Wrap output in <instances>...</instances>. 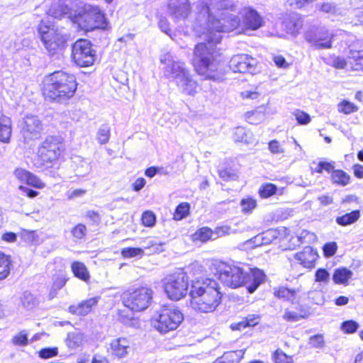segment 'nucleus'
Wrapping results in <instances>:
<instances>
[{
    "mask_svg": "<svg viewBox=\"0 0 363 363\" xmlns=\"http://www.w3.org/2000/svg\"><path fill=\"white\" fill-rule=\"evenodd\" d=\"M197 8L199 13V21L201 22L203 19L207 21L205 27L206 32L203 33L207 42L196 45L192 65L199 75L216 80L219 77L218 71L220 60L218 59V52L214 46L221 40L220 33L234 30L240 25V20L238 16L226 11H222L218 14V19L213 14L214 8L210 7L203 1H199Z\"/></svg>",
    "mask_w": 363,
    "mask_h": 363,
    "instance_id": "obj_1",
    "label": "nucleus"
},
{
    "mask_svg": "<svg viewBox=\"0 0 363 363\" xmlns=\"http://www.w3.org/2000/svg\"><path fill=\"white\" fill-rule=\"evenodd\" d=\"M192 308L202 313H212L220 305L222 294L216 281L205 279L194 281L189 292Z\"/></svg>",
    "mask_w": 363,
    "mask_h": 363,
    "instance_id": "obj_2",
    "label": "nucleus"
},
{
    "mask_svg": "<svg viewBox=\"0 0 363 363\" xmlns=\"http://www.w3.org/2000/svg\"><path fill=\"white\" fill-rule=\"evenodd\" d=\"M220 280L227 286L238 288L246 286L249 293L252 294L264 281L265 275L258 269H250L245 272L235 265L220 263L218 267Z\"/></svg>",
    "mask_w": 363,
    "mask_h": 363,
    "instance_id": "obj_3",
    "label": "nucleus"
},
{
    "mask_svg": "<svg viewBox=\"0 0 363 363\" xmlns=\"http://www.w3.org/2000/svg\"><path fill=\"white\" fill-rule=\"evenodd\" d=\"M160 62L164 65L165 77L173 81L182 94L188 96L196 94L197 82L184 62L177 60L170 52L162 54L160 56Z\"/></svg>",
    "mask_w": 363,
    "mask_h": 363,
    "instance_id": "obj_4",
    "label": "nucleus"
},
{
    "mask_svg": "<svg viewBox=\"0 0 363 363\" xmlns=\"http://www.w3.org/2000/svg\"><path fill=\"white\" fill-rule=\"evenodd\" d=\"M76 78L63 71H57L47 77L43 94L51 101H61L72 97L77 90Z\"/></svg>",
    "mask_w": 363,
    "mask_h": 363,
    "instance_id": "obj_5",
    "label": "nucleus"
},
{
    "mask_svg": "<svg viewBox=\"0 0 363 363\" xmlns=\"http://www.w3.org/2000/svg\"><path fill=\"white\" fill-rule=\"evenodd\" d=\"M65 151L63 138L60 136H48L39 145L38 157L40 165L47 168L57 164Z\"/></svg>",
    "mask_w": 363,
    "mask_h": 363,
    "instance_id": "obj_6",
    "label": "nucleus"
},
{
    "mask_svg": "<svg viewBox=\"0 0 363 363\" xmlns=\"http://www.w3.org/2000/svg\"><path fill=\"white\" fill-rule=\"evenodd\" d=\"M38 33L45 48L50 55L56 54L65 47L66 36L48 22L41 21L38 26Z\"/></svg>",
    "mask_w": 363,
    "mask_h": 363,
    "instance_id": "obj_7",
    "label": "nucleus"
},
{
    "mask_svg": "<svg viewBox=\"0 0 363 363\" xmlns=\"http://www.w3.org/2000/svg\"><path fill=\"white\" fill-rule=\"evenodd\" d=\"M164 292L173 301H179L186 296L189 289V277L182 270L167 275L162 280Z\"/></svg>",
    "mask_w": 363,
    "mask_h": 363,
    "instance_id": "obj_8",
    "label": "nucleus"
},
{
    "mask_svg": "<svg viewBox=\"0 0 363 363\" xmlns=\"http://www.w3.org/2000/svg\"><path fill=\"white\" fill-rule=\"evenodd\" d=\"M184 320L182 312L174 306H165L153 320L154 328L161 333L176 330Z\"/></svg>",
    "mask_w": 363,
    "mask_h": 363,
    "instance_id": "obj_9",
    "label": "nucleus"
},
{
    "mask_svg": "<svg viewBox=\"0 0 363 363\" xmlns=\"http://www.w3.org/2000/svg\"><path fill=\"white\" fill-rule=\"evenodd\" d=\"M152 294L153 291L150 288L143 286L123 292L122 301L123 305L132 311H142L149 306Z\"/></svg>",
    "mask_w": 363,
    "mask_h": 363,
    "instance_id": "obj_10",
    "label": "nucleus"
},
{
    "mask_svg": "<svg viewBox=\"0 0 363 363\" xmlns=\"http://www.w3.org/2000/svg\"><path fill=\"white\" fill-rule=\"evenodd\" d=\"M75 22L86 30L104 28L106 26L104 13L96 6L85 5L75 16Z\"/></svg>",
    "mask_w": 363,
    "mask_h": 363,
    "instance_id": "obj_11",
    "label": "nucleus"
},
{
    "mask_svg": "<svg viewBox=\"0 0 363 363\" xmlns=\"http://www.w3.org/2000/svg\"><path fill=\"white\" fill-rule=\"evenodd\" d=\"M72 58L79 67H89L95 60V51L91 43L84 39L77 40L72 48Z\"/></svg>",
    "mask_w": 363,
    "mask_h": 363,
    "instance_id": "obj_12",
    "label": "nucleus"
},
{
    "mask_svg": "<svg viewBox=\"0 0 363 363\" xmlns=\"http://www.w3.org/2000/svg\"><path fill=\"white\" fill-rule=\"evenodd\" d=\"M21 134L26 144L38 139L43 130V124L38 116L26 115L21 122Z\"/></svg>",
    "mask_w": 363,
    "mask_h": 363,
    "instance_id": "obj_13",
    "label": "nucleus"
},
{
    "mask_svg": "<svg viewBox=\"0 0 363 363\" xmlns=\"http://www.w3.org/2000/svg\"><path fill=\"white\" fill-rule=\"evenodd\" d=\"M305 40L315 50L329 49L332 47L333 35L323 28H315L306 32Z\"/></svg>",
    "mask_w": 363,
    "mask_h": 363,
    "instance_id": "obj_14",
    "label": "nucleus"
},
{
    "mask_svg": "<svg viewBox=\"0 0 363 363\" xmlns=\"http://www.w3.org/2000/svg\"><path fill=\"white\" fill-rule=\"evenodd\" d=\"M256 60L248 55H234L229 62V67L234 72H250L255 70Z\"/></svg>",
    "mask_w": 363,
    "mask_h": 363,
    "instance_id": "obj_15",
    "label": "nucleus"
},
{
    "mask_svg": "<svg viewBox=\"0 0 363 363\" xmlns=\"http://www.w3.org/2000/svg\"><path fill=\"white\" fill-rule=\"evenodd\" d=\"M242 27L246 30H256L263 26V18L252 7H244L241 11Z\"/></svg>",
    "mask_w": 363,
    "mask_h": 363,
    "instance_id": "obj_16",
    "label": "nucleus"
},
{
    "mask_svg": "<svg viewBox=\"0 0 363 363\" xmlns=\"http://www.w3.org/2000/svg\"><path fill=\"white\" fill-rule=\"evenodd\" d=\"M189 0H170L168 12L175 21H181L187 18L190 13Z\"/></svg>",
    "mask_w": 363,
    "mask_h": 363,
    "instance_id": "obj_17",
    "label": "nucleus"
},
{
    "mask_svg": "<svg viewBox=\"0 0 363 363\" xmlns=\"http://www.w3.org/2000/svg\"><path fill=\"white\" fill-rule=\"evenodd\" d=\"M294 257L303 267L312 269L315 267V262L318 257V255L311 247H306L302 251L294 254Z\"/></svg>",
    "mask_w": 363,
    "mask_h": 363,
    "instance_id": "obj_18",
    "label": "nucleus"
},
{
    "mask_svg": "<svg viewBox=\"0 0 363 363\" xmlns=\"http://www.w3.org/2000/svg\"><path fill=\"white\" fill-rule=\"evenodd\" d=\"M144 249L139 247H127L122 250V255L125 258L141 257L144 255V250H148L149 253H158L162 251V245L157 244L155 240H150L147 242Z\"/></svg>",
    "mask_w": 363,
    "mask_h": 363,
    "instance_id": "obj_19",
    "label": "nucleus"
},
{
    "mask_svg": "<svg viewBox=\"0 0 363 363\" xmlns=\"http://www.w3.org/2000/svg\"><path fill=\"white\" fill-rule=\"evenodd\" d=\"M130 342L125 337H118L113 339L110 342V352L113 357L121 359L124 358L128 354L130 349Z\"/></svg>",
    "mask_w": 363,
    "mask_h": 363,
    "instance_id": "obj_20",
    "label": "nucleus"
},
{
    "mask_svg": "<svg viewBox=\"0 0 363 363\" xmlns=\"http://www.w3.org/2000/svg\"><path fill=\"white\" fill-rule=\"evenodd\" d=\"M14 174L18 179L25 182L28 185L35 188L43 189L45 186V184L40 178L24 169H16L14 172Z\"/></svg>",
    "mask_w": 363,
    "mask_h": 363,
    "instance_id": "obj_21",
    "label": "nucleus"
},
{
    "mask_svg": "<svg viewBox=\"0 0 363 363\" xmlns=\"http://www.w3.org/2000/svg\"><path fill=\"white\" fill-rule=\"evenodd\" d=\"M283 23L288 33L296 35L302 28L303 20L299 14L293 13L285 18Z\"/></svg>",
    "mask_w": 363,
    "mask_h": 363,
    "instance_id": "obj_22",
    "label": "nucleus"
},
{
    "mask_svg": "<svg viewBox=\"0 0 363 363\" xmlns=\"http://www.w3.org/2000/svg\"><path fill=\"white\" fill-rule=\"evenodd\" d=\"M274 295L278 298H284L292 303H298L301 298V289H289L285 287H280L274 291Z\"/></svg>",
    "mask_w": 363,
    "mask_h": 363,
    "instance_id": "obj_23",
    "label": "nucleus"
},
{
    "mask_svg": "<svg viewBox=\"0 0 363 363\" xmlns=\"http://www.w3.org/2000/svg\"><path fill=\"white\" fill-rule=\"evenodd\" d=\"M12 133V123L9 117L2 116L0 118V141L4 143L10 142Z\"/></svg>",
    "mask_w": 363,
    "mask_h": 363,
    "instance_id": "obj_24",
    "label": "nucleus"
},
{
    "mask_svg": "<svg viewBox=\"0 0 363 363\" xmlns=\"http://www.w3.org/2000/svg\"><path fill=\"white\" fill-rule=\"evenodd\" d=\"M99 299L98 296L87 299L80 303L77 307L71 306L70 311L77 315H86L91 311L92 307L97 304Z\"/></svg>",
    "mask_w": 363,
    "mask_h": 363,
    "instance_id": "obj_25",
    "label": "nucleus"
},
{
    "mask_svg": "<svg viewBox=\"0 0 363 363\" xmlns=\"http://www.w3.org/2000/svg\"><path fill=\"white\" fill-rule=\"evenodd\" d=\"M349 65L352 70L363 72V50H351Z\"/></svg>",
    "mask_w": 363,
    "mask_h": 363,
    "instance_id": "obj_26",
    "label": "nucleus"
},
{
    "mask_svg": "<svg viewBox=\"0 0 363 363\" xmlns=\"http://www.w3.org/2000/svg\"><path fill=\"white\" fill-rule=\"evenodd\" d=\"M353 272L345 268L340 267L335 270L333 275V280L336 284L348 285V281L352 278Z\"/></svg>",
    "mask_w": 363,
    "mask_h": 363,
    "instance_id": "obj_27",
    "label": "nucleus"
},
{
    "mask_svg": "<svg viewBox=\"0 0 363 363\" xmlns=\"http://www.w3.org/2000/svg\"><path fill=\"white\" fill-rule=\"evenodd\" d=\"M259 315L255 314H250L239 323L233 324L231 325V328L233 330H240L247 327L255 326L259 323Z\"/></svg>",
    "mask_w": 363,
    "mask_h": 363,
    "instance_id": "obj_28",
    "label": "nucleus"
},
{
    "mask_svg": "<svg viewBox=\"0 0 363 363\" xmlns=\"http://www.w3.org/2000/svg\"><path fill=\"white\" fill-rule=\"evenodd\" d=\"M74 163L76 164V173L79 176H85L91 170L90 162L79 156H77L74 158Z\"/></svg>",
    "mask_w": 363,
    "mask_h": 363,
    "instance_id": "obj_29",
    "label": "nucleus"
},
{
    "mask_svg": "<svg viewBox=\"0 0 363 363\" xmlns=\"http://www.w3.org/2000/svg\"><path fill=\"white\" fill-rule=\"evenodd\" d=\"M360 217L359 210L353 211L342 216H337L335 219L336 223L341 226H346L354 223Z\"/></svg>",
    "mask_w": 363,
    "mask_h": 363,
    "instance_id": "obj_30",
    "label": "nucleus"
},
{
    "mask_svg": "<svg viewBox=\"0 0 363 363\" xmlns=\"http://www.w3.org/2000/svg\"><path fill=\"white\" fill-rule=\"evenodd\" d=\"M72 271L74 276L84 281H87L89 278V274L86 266L80 262H74L71 266Z\"/></svg>",
    "mask_w": 363,
    "mask_h": 363,
    "instance_id": "obj_31",
    "label": "nucleus"
},
{
    "mask_svg": "<svg viewBox=\"0 0 363 363\" xmlns=\"http://www.w3.org/2000/svg\"><path fill=\"white\" fill-rule=\"evenodd\" d=\"M240 206L241 212L245 215H249L257 208V200L251 196H247L241 199Z\"/></svg>",
    "mask_w": 363,
    "mask_h": 363,
    "instance_id": "obj_32",
    "label": "nucleus"
},
{
    "mask_svg": "<svg viewBox=\"0 0 363 363\" xmlns=\"http://www.w3.org/2000/svg\"><path fill=\"white\" fill-rule=\"evenodd\" d=\"M245 354V350H238L225 352L221 357L228 363H238Z\"/></svg>",
    "mask_w": 363,
    "mask_h": 363,
    "instance_id": "obj_33",
    "label": "nucleus"
},
{
    "mask_svg": "<svg viewBox=\"0 0 363 363\" xmlns=\"http://www.w3.org/2000/svg\"><path fill=\"white\" fill-rule=\"evenodd\" d=\"M9 257L0 252V280L4 279L10 272Z\"/></svg>",
    "mask_w": 363,
    "mask_h": 363,
    "instance_id": "obj_34",
    "label": "nucleus"
},
{
    "mask_svg": "<svg viewBox=\"0 0 363 363\" xmlns=\"http://www.w3.org/2000/svg\"><path fill=\"white\" fill-rule=\"evenodd\" d=\"M334 183L341 186H345L349 183L350 176L342 170H334L331 174Z\"/></svg>",
    "mask_w": 363,
    "mask_h": 363,
    "instance_id": "obj_35",
    "label": "nucleus"
},
{
    "mask_svg": "<svg viewBox=\"0 0 363 363\" xmlns=\"http://www.w3.org/2000/svg\"><path fill=\"white\" fill-rule=\"evenodd\" d=\"M21 303L25 308L31 309L37 305L38 301L31 293L25 291L21 296Z\"/></svg>",
    "mask_w": 363,
    "mask_h": 363,
    "instance_id": "obj_36",
    "label": "nucleus"
},
{
    "mask_svg": "<svg viewBox=\"0 0 363 363\" xmlns=\"http://www.w3.org/2000/svg\"><path fill=\"white\" fill-rule=\"evenodd\" d=\"M67 281V279L62 274H57L53 278V283L50 293L51 298H53L58 290L62 289Z\"/></svg>",
    "mask_w": 363,
    "mask_h": 363,
    "instance_id": "obj_37",
    "label": "nucleus"
},
{
    "mask_svg": "<svg viewBox=\"0 0 363 363\" xmlns=\"http://www.w3.org/2000/svg\"><path fill=\"white\" fill-rule=\"evenodd\" d=\"M212 230L206 227L201 228L193 235V240L194 241L199 240L201 242H206L212 238Z\"/></svg>",
    "mask_w": 363,
    "mask_h": 363,
    "instance_id": "obj_38",
    "label": "nucleus"
},
{
    "mask_svg": "<svg viewBox=\"0 0 363 363\" xmlns=\"http://www.w3.org/2000/svg\"><path fill=\"white\" fill-rule=\"evenodd\" d=\"M337 110L340 113L348 115L352 113L357 112L358 111V107L350 101L343 100L338 104Z\"/></svg>",
    "mask_w": 363,
    "mask_h": 363,
    "instance_id": "obj_39",
    "label": "nucleus"
},
{
    "mask_svg": "<svg viewBox=\"0 0 363 363\" xmlns=\"http://www.w3.org/2000/svg\"><path fill=\"white\" fill-rule=\"evenodd\" d=\"M277 187L276 185L271 183H267L262 185L259 187V194L262 198L266 199L274 195L277 192Z\"/></svg>",
    "mask_w": 363,
    "mask_h": 363,
    "instance_id": "obj_40",
    "label": "nucleus"
},
{
    "mask_svg": "<svg viewBox=\"0 0 363 363\" xmlns=\"http://www.w3.org/2000/svg\"><path fill=\"white\" fill-rule=\"evenodd\" d=\"M234 139L238 142L250 143L251 142V134L247 133L245 128L238 127L235 130Z\"/></svg>",
    "mask_w": 363,
    "mask_h": 363,
    "instance_id": "obj_41",
    "label": "nucleus"
},
{
    "mask_svg": "<svg viewBox=\"0 0 363 363\" xmlns=\"http://www.w3.org/2000/svg\"><path fill=\"white\" fill-rule=\"evenodd\" d=\"M110 138V128L108 125H102L97 132V140L101 144H106Z\"/></svg>",
    "mask_w": 363,
    "mask_h": 363,
    "instance_id": "obj_42",
    "label": "nucleus"
},
{
    "mask_svg": "<svg viewBox=\"0 0 363 363\" xmlns=\"http://www.w3.org/2000/svg\"><path fill=\"white\" fill-rule=\"evenodd\" d=\"M190 209V206L188 203H182L176 208L174 213V218L177 220H179L185 218Z\"/></svg>",
    "mask_w": 363,
    "mask_h": 363,
    "instance_id": "obj_43",
    "label": "nucleus"
},
{
    "mask_svg": "<svg viewBox=\"0 0 363 363\" xmlns=\"http://www.w3.org/2000/svg\"><path fill=\"white\" fill-rule=\"evenodd\" d=\"M358 328V323L352 320L344 321L340 327L342 331L347 334L354 333Z\"/></svg>",
    "mask_w": 363,
    "mask_h": 363,
    "instance_id": "obj_44",
    "label": "nucleus"
},
{
    "mask_svg": "<svg viewBox=\"0 0 363 363\" xmlns=\"http://www.w3.org/2000/svg\"><path fill=\"white\" fill-rule=\"evenodd\" d=\"M275 363H293L292 356L286 354L282 350H277L274 354Z\"/></svg>",
    "mask_w": 363,
    "mask_h": 363,
    "instance_id": "obj_45",
    "label": "nucleus"
},
{
    "mask_svg": "<svg viewBox=\"0 0 363 363\" xmlns=\"http://www.w3.org/2000/svg\"><path fill=\"white\" fill-rule=\"evenodd\" d=\"M142 223L146 227H152L156 221L155 215L150 211L144 212L142 215Z\"/></svg>",
    "mask_w": 363,
    "mask_h": 363,
    "instance_id": "obj_46",
    "label": "nucleus"
},
{
    "mask_svg": "<svg viewBox=\"0 0 363 363\" xmlns=\"http://www.w3.org/2000/svg\"><path fill=\"white\" fill-rule=\"evenodd\" d=\"M71 233L74 238L82 240L86 234V227L84 225L79 223L72 229Z\"/></svg>",
    "mask_w": 363,
    "mask_h": 363,
    "instance_id": "obj_47",
    "label": "nucleus"
},
{
    "mask_svg": "<svg viewBox=\"0 0 363 363\" xmlns=\"http://www.w3.org/2000/svg\"><path fill=\"white\" fill-rule=\"evenodd\" d=\"M28 334L25 330L21 331L18 334L13 336L12 342L16 345L26 346L28 345Z\"/></svg>",
    "mask_w": 363,
    "mask_h": 363,
    "instance_id": "obj_48",
    "label": "nucleus"
},
{
    "mask_svg": "<svg viewBox=\"0 0 363 363\" xmlns=\"http://www.w3.org/2000/svg\"><path fill=\"white\" fill-rule=\"evenodd\" d=\"M294 116L301 125H306L311 121L310 116L302 111L296 110L294 112Z\"/></svg>",
    "mask_w": 363,
    "mask_h": 363,
    "instance_id": "obj_49",
    "label": "nucleus"
},
{
    "mask_svg": "<svg viewBox=\"0 0 363 363\" xmlns=\"http://www.w3.org/2000/svg\"><path fill=\"white\" fill-rule=\"evenodd\" d=\"M330 280V274L325 269H318L315 274V281L316 282L328 283Z\"/></svg>",
    "mask_w": 363,
    "mask_h": 363,
    "instance_id": "obj_50",
    "label": "nucleus"
},
{
    "mask_svg": "<svg viewBox=\"0 0 363 363\" xmlns=\"http://www.w3.org/2000/svg\"><path fill=\"white\" fill-rule=\"evenodd\" d=\"M305 317L304 315L289 310H286L283 315L284 319L289 322H296Z\"/></svg>",
    "mask_w": 363,
    "mask_h": 363,
    "instance_id": "obj_51",
    "label": "nucleus"
},
{
    "mask_svg": "<svg viewBox=\"0 0 363 363\" xmlns=\"http://www.w3.org/2000/svg\"><path fill=\"white\" fill-rule=\"evenodd\" d=\"M57 347L44 348L39 352V357L42 359H48L57 356Z\"/></svg>",
    "mask_w": 363,
    "mask_h": 363,
    "instance_id": "obj_52",
    "label": "nucleus"
},
{
    "mask_svg": "<svg viewBox=\"0 0 363 363\" xmlns=\"http://www.w3.org/2000/svg\"><path fill=\"white\" fill-rule=\"evenodd\" d=\"M337 249V246L336 242H328V243L325 244L323 247L324 255L328 257H332L335 254Z\"/></svg>",
    "mask_w": 363,
    "mask_h": 363,
    "instance_id": "obj_53",
    "label": "nucleus"
},
{
    "mask_svg": "<svg viewBox=\"0 0 363 363\" xmlns=\"http://www.w3.org/2000/svg\"><path fill=\"white\" fill-rule=\"evenodd\" d=\"M67 341L69 347L78 346L82 342V335L80 333H69L67 336Z\"/></svg>",
    "mask_w": 363,
    "mask_h": 363,
    "instance_id": "obj_54",
    "label": "nucleus"
},
{
    "mask_svg": "<svg viewBox=\"0 0 363 363\" xmlns=\"http://www.w3.org/2000/svg\"><path fill=\"white\" fill-rule=\"evenodd\" d=\"M269 150L272 154H282L284 152V148L277 140H273L269 143Z\"/></svg>",
    "mask_w": 363,
    "mask_h": 363,
    "instance_id": "obj_55",
    "label": "nucleus"
},
{
    "mask_svg": "<svg viewBox=\"0 0 363 363\" xmlns=\"http://www.w3.org/2000/svg\"><path fill=\"white\" fill-rule=\"evenodd\" d=\"M309 344L316 348L322 347L324 345V339L323 335H316L310 337Z\"/></svg>",
    "mask_w": 363,
    "mask_h": 363,
    "instance_id": "obj_56",
    "label": "nucleus"
},
{
    "mask_svg": "<svg viewBox=\"0 0 363 363\" xmlns=\"http://www.w3.org/2000/svg\"><path fill=\"white\" fill-rule=\"evenodd\" d=\"M277 234L276 230H269L263 233L262 235V243L267 245L271 242L274 239L277 238Z\"/></svg>",
    "mask_w": 363,
    "mask_h": 363,
    "instance_id": "obj_57",
    "label": "nucleus"
},
{
    "mask_svg": "<svg viewBox=\"0 0 363 363\" xmlns=\"http://www.w3.org/2000/svg\"><path fill=\"white\" fill-rule=\"evenodd\" d=\"M118 316L120 321L124 324H129L133 320V313L125 310H120Z\"/></svg>",
    "mask_w": 363,
    "mask_h": 363,
    "instance_id": "obj_58",
    "label": "nucleus"
},
{
    "mask_svg": "<svg viewBox=\"0 0 363 363\" xmlns=\"http://www.w3.org/2000/svg\"><path fill=\"white\" fill-rule=\"evenodd\" d=\"M333 65L337 69L349 68V59L346 61L343 57H337L334 59Z\"/></svg>",
    "mask_w": 363,
    "mask_h": 363,
    "instance_id": "obj_59",
    "label": "nucleus"
},
{
    "mask_svg": "<svg viewBox=\"0 0 363 363\" xmlns=\"http://www.w3.org/2000/svg\"><path fill=\"white\" fill-rule=\"evenodd\" d=\"M273 61L276 66L279 68L286 69L289 67V64L286 61L285 58L282 55H274L273 57Z\"/></svg>",
    "mask_w": 363,
    "mask_h": 363,
    "instance_id": "obj_60",
    "label": "nucleus"
},
{
    "mask_svg": "<svg viewBox=\"0 0 363 363\" xmlns=\"http://www.w3.org/2000/svg\"><path fill=\"white\" fill-rule=\"evenodd\" d=\"M315 0H286V3L291 6H294L297 9H301L306 4L312 3Z\"/></svg>",
    "mask_w": 363,
    "mask_h": 363,
    "instance_id": "obj_61",
    "label": "nucleus"
},
{
    "mask_svg": "<svg viewBox=\"0 0 363 363\" xmlns=\"http://www.w3.org/2000/svg\"><path fill=\"white\" fill-rule=\"evenodd\" d=\"M309 298H311L315 304H322L323 303V298L321 292L320 291H310L308 294Z\"/></svg>",
    "mask_w": 363,
    "mask_h": 363,
    "instance_id": "obj_62",
    "label": "nucleus"
},
{
    "mask_svg": "<svg viewBox=\"0 0 363 363\" xmlns=\"http://www.w3.org/2000/svg\"><path fill=\"white\" fill-rule=\"evenodd\" d=\"M217 10H228L231 9L233 4L230 0H221L217 3Z\"/></svg>",
    "mask_w": 363,
    "mask_h": 363,
    "instance_id": "obj_63",
    "label": "nucleus"
},
{
    "mask_svg": "<svg viewBox=\"0 0 363 363\" xmlns=\"http://www.w3.org/2000/svg\"><path fill=\"white\" fill-rule=\"evenodd\" d=\"M145 184H146V181L144 178H143V177L138 178L133 184V190L135 191H139L145 186Z\"/></svg>",
    "mask_w": 363,
    "mask_h": 363,
    "instance_id": "obj_64",
    "label": "nucleus"
}]
</instances>
